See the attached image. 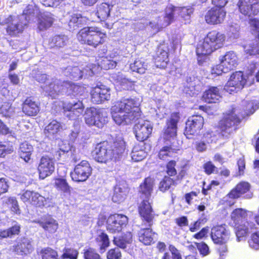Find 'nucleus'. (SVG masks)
<instances>
[{"instance_id":"1","label":"nucleus","mask_w":259,"mask_h":259,"mask_svg":"<svg viewBox=\"0 0 259 259\" xmlns=\"http://www.w3.org/2000/svg\"><path fill=\"white\" fill-rule=\"evenodd\" d=\"M139 100L136 98L124 99L115 102L110 111L112 118L118 125H128L140 115Z\"/></svg>"},{"instance_id":"2","label":"nucleus","mask_w":259,"mask_h":259,"mask_svg":"<svg viewBox=\"0 0 259 259\" xmlns=\"http://www.w3.org/2000/svg\"><path fill=\"white\" fill-rule=\"evenodd\" d=\"M139 100L136 98L124 99L115 102L110 111L112 118L118 125H128L140 115Z\"/></svg>"},{"instance_id":"3","label":"nucleus","mask_w":259,"mask_h":259,"mask_svg":"<svg viewBox=\"0 0 259 259\" xmlns=\"http://www.w3.org/2000/svg\"><path fill=\"white\" fill-rule=\"evenodd\" d=\"M243 111L240 112V109L233 108L231 113L227 115L221 124L222 135L227 137L235 130V125L240 122L241 118L246 115L252 114L258 108L257 103L254 101L243 102Z\"/></svg>"},{"instance_id":"4","label":"nucleus","mask_w":259,"mask_h":259,"mask_svg":"<svg viewBox=\"0 0 259 259\" xmlns=\"http://www.w3.org/2000/svg\"><path fill=\"white\" fill-rule=\"evenodd\" d=\"M125 149V142L119 138L116 140L112 146L105 142L98 144L92 153L96 161L100 163H106L113 159L116 160L119 158Z\"/></svg>"},{"instance_id":"5","label":"nucleus","mask_w":259,"mask_h":259,"mask_svg":"<svg viewBox=\"0 0 259 259\" xmlns=\"http://www.w3.org/2000/svg\"><path fill=\"white\" fill-rule=\"evenodd\" d=\"M226 37L224 34L215 31L209 32L202 41H200L196 48L197 60L201 64L207 56L215 50L222 48L224 44Z\"/></svg>"},{"instance_id":"6","label":"nucleus","mask_w":259,"mask_h":259,"mask_svg":"<svg viewBox=\"0 0 259 259\" xmlns=\"http://www.w3.org/2000/svg\"><path fill=\"white\" fill-rule=\"evenodd\" d=\"M34 7L28 5L20 16L9 15L5 19L0 18L1 23L7 24V32L12 36H16L22 33L29 23L32 14L34 13Z\"/></svg>"},{"instance_id":"7","label":"nucleus","mask_w":259,"mask_h":259,"mask_svg":"<svg viewBox=\"0 0 259 259\" xmlns=\"http://www.w3.org/2000/svg\"><path fill=\"white\" fill-rule=\"evenodd\" d=\"M105 37L106 33L101 31L100 28L95 26L84 27L77 34V39L81 43L94 48L103 44Z\"/></svg>"},{"instance_id":"8","label":"nucleus","mask_w":259,"mask_h":259,"mask_svg":"<svg viewBox=\"0 0 259 259\" xmlns=\"http://www.w3.org/2000/svg\"><path fill=\"white\" fill-rule=\"evenodd\" d=\"M45 92L53 98H55L59 93H66L68 95L77 96L82 89L81 87L70 82L62 81L56 79L53 83L43 87Z\"/></svg>"},{"instance_id":"9","label":"nucleus","mask_w":259,"mask_h":259,"mask_svg":"<svg viewBox=\"0 0 259 259\" xmlns=\"http://www.w3.org/2000/svg\"><path fill=\"white\" fill-rule=\"evenodd\" d=\"M84 116L85 123L89 125H95L101 128L107 122L106 112L95 108H87Z\"/></svg>"},{"instance_id":"10","label":"nucleus","mask_w":259,"mask_h":259,"mask_svg":"<svg viewBox=\"0 0 259 259\" xmlns=\"http://www.w3.org/2000/svg\"><path fill=\"white\" fill-rule=\"evenodd\" d=\"M204 124L203 118L200 115L192 116L186 122L184 134L188 139L199 135Z\"/></svg>"},{"instance_id":"11","label":"nucleus","mask_w":259,"mask_h":259,"mask_svg":"<svg viewBox=\"0 0 259 259\" xmlns=\"http://www.w3.org/2000/svg\"><path fill=\"white\" fill-rule=\"evenodd\" d=\"M128 223L126 216L121 214L110 215L107 220V229L112 233L120 232Z\"/></svg>"},{"instance_id":"12","label":"nucleus","mask_w":259,"mask_h":259,"mask_svg":"<svg viewBox=\"0 0 259 259\" xmlns=\"http://www.w3.org/2000/svg\"><path fill=\"white\" fill-rule=\"evenodd\" d=\"M92 171V168L88 161L82 160L75 166L71 176L74 181L84 182L91 175Z\"/></svg>"},{"instance_id":"13","label":"nucleus","mask_w":259,"mask_h":259,"mask_svg":"<svg viewBox=\"0 0 259 259\" xmlns=\"http://www.w3.org/2000/svg\"><path fill=\"white\" fill-rule=\"evenodd\" d=\"M251 186L247 182L242 181L239 183L226 196L225 198L237 199L243 195L246 199L252 198L253 195L250 191Z\"/></svg>"},{"instance_id":"14","label":"nucleus","mask_w":259,"mask_h":259,"mask_svg":"<svg viewBox=\"0 0 259 259\" xmlns=\"http://www.w3.org/2000/svg\"><path fill=\"white\" fill-rule=\"evenodd\" d=\"M246 83V79L243 73L237 71L233 73L225 87V90L230 93L237 92L243 88Z\"/></svg>"},{"instance_id":"15","label":"nucleus","mask_w":259,"mask_h":259,"mask_svg":"<svg viewBox=\"0 0 259 259\" xmlns=\"http://www.w3.org/2000/svg\"><path fill=\"white\" fill-rule=\"evenodd\" d=\"M230 237V232L225 225L214 226L211 230V238L215 244H225Z\"/></svg>"},{"instance_id":"16","label":"nucleus","mask_w":259,"mask_h":259,"mask_svg":"<svg viewBox=\"0 0 259 259\" xmlns=\"http://www.w3.org/2000/svg\"><path fill=\"white\" fill-rule=\"evenodd\" d=\"M39 178L44 179L50 176L55 170V160L48 156H42L37 167Z\"/></svg>"},{"instance_id":"17","label":"nucleus","mask_w":259,"mask_h":259,"mask_svg":"<svg viewBox=\"0 0 259 259\" xmlns=\"http://www.w3.org/2000/svg\"><path fill=\"white\" fill-rule=\"evenodd\" d=\"M152 129V124L149 121L140 120L134 127V132L137 140L140 141L147 140L151 134Z\"/></svg>"},{"instance_id":"18","label":"nucleus","mask_w":259,"mask_h":259,"mask_svg":"<svg viewBox=\"0 0 259 259\" xmlns=\"http://www.w3.org/2000/svg\"><path fill=\"white\" fill-rule=\"evenodd\" d=\"M238 6L240 12L244 16L251 17L259 12L258 0H239Z\"/></svg>"},{"instance_id":"19","label":"nucleus","mask_w":259,"mask_h":259,"mask_svg":"<svg viewBox=\"0 0 259 259\" xmlns=\"http://www.w3.org/2000/svg\"><path fill=\"white\" fill-rule=\"evenodd\" d=\"M226 15V12L224 8L213 7L206 12L205 20L208 24L217 25L224 21Z\"/></svg>"},{"instance_id":"20","label":"nucleus","mask_w":259,"mask_h":259,"mask_svg":"<svg viewBox=\"0 0 259 259\" xmlns=\"http://www.w3.org/2000/svg\"><path fill=\"white\" fill-rule=\"evenodd\" d=\"M84 108L82 103L79 101L76 103L63 105L65 115L71 120H74L80 116L83 113Z\"/></svg>"},{"instance_id":"21","label":"nucleus","mask_w":259,"mask_h":259,"mask_svg":"<svg viewBox=\"0 0 259 259\" xmlns=\"http://www.w3.org/2000/svg\"><path fill=\"white\" fill-rule=\"evenodd\" d=\"M180 117L178 113H173L167 122V128L163 134L164 140L171 142L174 139L177 134V124Z\"/></svg>"},{"instance_id":"22","label":"nucleus","mask_w":259,"mask_h":259,"mask_svg":"<svg viewBox=\"0 0 259 259\" xmlns=\"http://www.w3.org/2000/svg\"><path fill=\"white\" fill-rule=\"evenodd\" d=\"M110 97V89L103 85L96 86L91 92L92 101L96 104L108 100Z\"/></svg>"},{"instance_id":"23","label":"nucleus","mask_w":259,"mask_h":259,"mask_svg":"<svg viewBox=\"0 0 259 259\" xmlns=\"http://www.w3.org/2000/svg\"><path fill=\"white\" fill-rule=\"evenodd\" d=\"M219 60L224 67L225 71L234 69L238 63V58L233 51L227 52L224 55L220 56Z\"/></svg>"},{"instance_id":"24","label":"nucleus","mask_w":259,"mask_h":259,"mask_svg":"<svg viewBox=\"0 0 259 259\" xmlns=\"http://www.w3.org/2000/svg\"><path fill=\"white\" fill-rule=\"evenodd\" d=\"M33 222L37 223L46 232L54 233L58 229V223L56 220L50 215H45Z\"/></svg>"},{"instance_id":"25","label":"nucleus","mask_w":259,"mask_h":259,"mask_svg":"<svg viewBox=\"0 0 259 259\" xmlns=\"http://www.w3.org/2000/svg\"><path fill=\"white\" fill-rule=\"evenodd\" d=\"M13 247L15 252L21 255L30 253L33 249L31 241L27 238L18 239Z\"/></svg>"},{"instance_id":"26","label":"nucleus","mask_w":259,"mask_h":259,"mask_svg":"<svg viewBox=\"0 0 259 259\" xmlns=\"http://www.w3.org/2000/svg\"><path fill=\"white\" fill-rule=\"evenodd\" d=\"M247 220V211L242 208H237L233 210L231 213L230 224L233 226L242 225L244 223L249 225Z\"/></svg>"},{"instance_id":"27","label":"nucleus","mask_w":259,"mask_h":259,"mask_svg":"<svg viewBox=\"0 0 259 259\" xmlns=\"http://www.w3.org/2000/svg\"><path fill=\"white\" fill-rule=\"evenodd\" d=\"M62 128L61 123L56 120H52L45 128L44 133L51 140L56 138Z\"/></svg>"},{"instance_id":"28","label":"nucleus","mask_w":259,"mask_h":259,"mask_svg":"<svg viewBox=\"0 0 259 259\" xmlns=\"http://www.w3.org/2000/svg\"><path fill=\"white\" fill-rule=\"evenodd\" d=\"M139 211L141 217L147 222H150L154 218L151 205L148 200H144L139 206Z\"/></svg>"},{"instance_id":"29","label":"nucleus","mask_w":259,"mask_h":259,"mask_svg":"<svg viewBox=\"0 0 259 259\" xmlns=\"http://www.w3.org/2000/svg\"><path fill=\"white\" fill-rule=\"evenodd\" d=\"M111 77L115 81L116 85H119L123 90H132L134 88V81L126 78L122 74L119 72L117 74H112Z\"/></svg>"},{"instance_id":"30","label":"nucleus","mask_w":259,"mask_h":259,"mask_svg":"<svg viewBox=\"0 0 259 259\" xmlns=\"http://www.w3.org/2000/svg\"><path fill=\"white\" fill-rule=\"evenodd\" d=\"M201 90V83L197 79L190 77L187 80L184 87V93L190 96H193L198 94Z\"/></svg>"},{"instance_id":"31","label":"nucleus","mask_w":259,"mask_h":259,"mask_svg":"<svg viewBox=\"0 0 259 259\" xmlns=\"http://www.w3.org/2000/svg\"><path fill=\"white\" fill-rule=\"evenodd\" d=\"M128 193V189L124 184H117L114 189L112 200L116 203H120L124 201Z\"/></svg>"},{"instance_id":"32","label":"nucleus","mask_w":259,"mask_h":259,"mask_svg":"<svg viewBox=\"0 0 259 259\" xmlns=\"http://www.w3.org/2000/svg\"><path fill=\"white\" fill-rule=\"evenodd\" d=\"M22 110L27 115L35 116L39 112V107L31 98H27L23 104Z\"/></svg>"},{"instance_id":"33","label":"nucleus","mask_w":259,"mask_h":259,"mask_svg":"<svg viewBox=\"0 0 259 259\" xmlns=\"http://www.w3.org/2000/svg\"><path fill=\"white\" fill-rule=\"evenodd\" d=\"M88 71L87 69L81 70L78 67L76 66L73 67H68L66 69L65 74L73 79L77 80L82 78L83 74L91 75L93 73V71L91 69H90L88 73Z\"/></svg>"},{"instance_id":"34","label":"nucleus","mask_w":259,"mask_h":259,"mask_svg":"<svg viewBox=\"0 0 259 259\" xmlns=\"http://www.w3.org/2000/svg\"><path fill=\"white\" fill-rule=\"evenodd\" d=\"M54 20L55 18L52 14L49 12L44 13L39 18L38 28L41 31L46 30L52 25Z\"/></svg>"},{"instance_id":"35","label":"nucleus","mask_w":259,"mask_h":259,"mask_svg":"<svg viewBox=\"0 0 259 259\" xmlns=\"http://www.w3.org/2000/svg\"><path fill=\"white\" fill-rule=\"evenodd\" d=\"M164 48L161 46L159 48L155 58V65L160 68H165L169 61L167 52Z\"/></svg>"},{"instance_id":"36","label":"nucleus","mask_w":259,"mask_h":259,"mask_svg":"<svg viewBox=\"0 0 259 259\" xmlns=\"http://www.w3.org/2000/svg\"><path fill=\"white\" fill-rule=\"evenodd\" d=\"M203 97L208 103L215 102L221 98L220 89L211 87L204 93Z\"/></svg>"},{"instance_id":"37","label":"nucleus","mask_w":259,"mask_h":259,"mask_svg":"<svg viewBox=\"0 0 259 259\" xmlns=\"http://www.w3.org/2000/svg\"><path fill=\"white\" fill-rule=\"evenodd\" d=\"M139 241L145 245H150L154 241L155 234L150 228L141 229L138 233Z\"/></svg>"},{"instance_id":"38","label":"nucleus","mask_w":259,"mask_h":259,"mask_svg":"<svg viewBox=\"0 0 259 259\" xmlns=\"http://www.w3.org/2000/svg\"><path fill=\"white\" fill-rule=\"evenodd\" d=\"M147 155L143 144L135 145L131 152L132 159L135 162L142 161Z\"/></svg>"},{"instance_id":"39","label":"nucleus","mask_w":259,"mask_h":259,"mask_svg":"<svg viewBox=\"0 0 259 259\" xmlns=\"http://www.w3.org/2000/svg\"><path fill=\"white\" fill-rule=\"evenodd\" d=\"M132 241L133 235L130 232H127L122 236L114 237L113 240L115 245L123 249L125 248Z\"/></svg>"},{"instance_id":"40","label":"nucleus","mask_w":259,"mask_h":259,"mask_svg":"<svg viewBox=\"0 0 259 259\" xmlns=\"http://www.w3.org/2000/svg\"><path fill=\"white\" fill-rule=\"evenodd\" d=\"M176 9L177 7L171 5L167 6L165 10L164 22L162 24L163 26H167L173 21L175 16L178 14L177 11H176Z\"/></svg>"},{"instance_id":"41","label":"nucleus","mask_w":259,"mask_h":259,"mask_svg":"<svg viewBox=\"0 0 259 259\" xmlns=\"http://www.w3.org/2000/svg\"><path fill=\"white\" fill-rule=\"evenodd\" d=\"M111 7L106 3H102L97 7L96 15L101 21H105L110 15Z\"/></svg>"},{"instance_id":"42","label":"nucleus","mask_w":259,"mask_h":259,"mask_svg":"<svg viewBox=\"0 0 259 259\" xmlns=\"http://www.w3.org/2000/svg\"><path fill=\"white\" fill-rule=\"evenodd\" d=\"M154 180L151 178L145 179L143 184L140 185V192L148 198L151 196L154 185Z\"/></svg>"},{"instance_id":"43","label":"nucleus","mask_w":259,"mask_h":259,"mask_svg":"<svg viewBox=\"0 0 259 259\" xmlns=\"http://www.w3.org/2000/svg\"><path fill=\"white\" fill-rule=\"evenodd\" d=\"M244 50L249 55L259 54V40L255 39L248 42L244 46Z\"/></svg>"},{"instance_id":"44","label":"nucleus","mask_w":259,"mask_h":259,"mask_svg":"<svg viewBox=\"0 0 259 259\" xmlns=\"http://www.w3.org/2000/svg\"><path fill=\"white\" fill-rule=\"evenodd\" d=\"M68 37L66 35H55L49 41V46L51 48H62L68 42Z\"/></svg>"},{"instance_id":"45","label":"nucleus","mask_w":259,"mask_h":259,"mask_svg":"<svg viewBox=\"0 0 259 259\" xmlns=\"http://www.w3.org/2000/svg\"><path fill=\"white\" fill-rule=\"evenodd\" d=\"M32 149V146L27 143H22L20 146L19 151L21 158L26 162L28 161L30 159Z\"/></svg>"},{"instance_id":"46","label":"nucleus","mask_w":259,"mask_h":259,"mask_svg":"<svg viewBox=\"0 0 259 259\" xmlns=\"http://www.w3.org/2000/svg\"><path fill=\"white\" fill-rule=\"evenodd\" d=\"M54 185L58 190L64 193L70 194L71 188L67 183L66 180L62 178H57L54 180Z\"/></svg>"},{"instance_id":"47","label":"nucleus","mask_w":259,"mask_h":259,"mask_svg":"<svg viewBox=\"0 0 259 259\" xmlns=\"http://www.w3.org/2000/svg\"><path fill=\"white\" fill-rule=\"evenodd\" d=\"M87 22V19L80 15L74 14L72 15L69 22V26L70 29L74 30L81 26Z\"/></svg>"},{"instance_id":"48","label":"nucleus","mask_w":259,"mask_h":259,"mask_svg":"<svg viewBox=\"0 0 259 259\" xmlns=\"http://www.w3.org/2000/svg\"><path fill=\"white\" fill-rule=\"evenodd\" d=\"M223 120V119L221 121L220 123V127H219L220 133L218 134V135H215L212 132H207V133H206L205 134H204V136H203V139L206 143H213V142H216L219 138L222 137V138H227L231 134H230L227 137L223 136L222 135V130H221V122H222V121Z\"/></svg>"},{"instance_id":"49","label":"nucleus","mask_w":259,"mask_h":259,"mask_svg":"<svg viewBox=\"0 0 259 259\" xmlns=\"http://www.w3.org/2000/svg\"><path fill=\"white\" fill-rule=\"evenodd\" d=\"M147 64L141 59H137L131 64L130 67L133 71L137 72L140 74H143L147 69Z\"/></svg>"},{"instance_id":"50","label":"nucleus","mask_w":259,"mask_h":259,"mask_svg":"<svg viewBox=\"0 0 259 259\" xmlns=\"http://www.w3.org/2000/svg\"><path fill=\"white\" fill-rule=\"evenodd\" d=\"M176 11H177L178 14L183 18L184 20L185 21V23L190 22L191 15L193 12V10L192 8L177 7Z\"/></svg>"},{"instance_id":"51","label":"nucleus","mask_w":259,"mask_h":259,"mask_svg":"<svg viewBox=\"0 0 259 259\" xmlns=\"http://www.w3.org/2000/svg\"><path fill=\"white\" fill-rule=\"evenodd\" d=\"M252 228V226L245 223L242 225H238L237 227L236 235L237 241H240L241 238L244 237L248 233L249 230Z\"/></svg>"},{"instance_id":"52","label":"nucleus","mask_w":259,"mask_h":259,"mask_svg":"<svg viewBox=\"0 0 259 259\" xmlns=\"http://www.w3.org/2000/svg\"><path fill=\"white\" fill-rule=\"evenodd\" d=\"M0 114L6 117H13L14 108L9 103H4L0 107Z\"/></svg>"},{"instance_id":"53","label":"nucleus","mask_w":259,"mask_h":259,"mask_svg":"<svg viewBox=\"0 0 259 259\" xmlns=\"http://www.w3.org/2000/svg\"><path fill=\"white\" fill-rule=\"evenodd\" d=\"M96 241L100 247L101 250H104L109 246V240L107 235L103 232L99 234L96 238Z\"/></svg>"},{"instance_id":"54","label":"nucleus","mask_w":259,"mask_h":259,"mask_svg":"<svg viewBox=\"0 0 259 259\" xmlns=\"http://www.w3.org/2000/svg\"><path fill=\"white\" fill-rule=\"evenodd\" d=\"M40 253L42 259H57L58 257L57 252L50 247L42 249Z\"/></svg>"},{"instance_id":"55","label":"nucleus","mask_w":259,"mask_h":259,"mask_svg":"<svg viewBox=\"0 0 259 259\" xmlns=\"http://www.w3.org/2000/svg\"><path fill=\"white\" fill-rule=\"evenodd\" d=\"M32 197L31 204L38 207L46 205L47 199L40 195L37 192L34 191Z\"/></svg>"},{"instance_id":"56","label":"nucleus","mask_w":259,"mask_h":259,"mask_svg":"<svg viewBox=\"0 0 259 259\" xmlns=\"http://www.w3.org/2000/svg\"><path fill=\"white\" fill-rule=\"evenodd\" d=\"M174 184L175 182L171 178L168 177H165L159 183V190L163 192H165L169 189L171 186L174 185Z\"/></svg>"},{"instance_id":"57","label":"nucleus","mask_w":259,"mask_h":259,"mask_svg":"<svg viewBox=\"0 0 259 259\" xmlns=\"http://www.w3.org/2000/svg\"><path fill=\"white\" fill-rule=\"evenodd\" d=\"M63 253L61 256L62 259H77L78 252L77 250L71 248H65L63 250Z\"/></svg>"},{"instance_id":"58","label":"nucleus","mask_w":259,"mask_h":259,"mask_svg":"<svg viewBox=\"0 0 259 259\" xmlns=\"http://www.w3.org/2000/svg\"><path fill=\"white\" fill-rule=\"evenodd\" d=\"M175 153V149L170 146H164L160 149L158 157L160 159H165L167 157L172 156Z\"/></svg>"},{"instance_id":"59","label":"nucleus","mask_w":259,"mask_h":259,"mask_svg":"<svg viewBox=\"0 0 259 259\" xmlns=\"http://www.w3.org/2000/svg\"><path fill=\"white\" fill-rule=\"evenodd\" d=\"M13 151V146L8 142H0V157H4L7 154Z\"/></svg>"},{"instance_id":"60","label":"nucleus","mask_w":259,"mask_h":259,"mask_svg":"<svg viewBox=\"0 0 259 259\" xmlns=\"http://www.w3.org/2000/svg\"><path fill=\"white\" fill-rule=\"evenodd\" d=\"M84 259H102L95 249L90 248L83 250Z\"/></svg>"},{"instance_id":"61","label":"nucleus","mask_w":259,"mask_h":259,"mask_svg":"<svg viewBox=\"0 0 259 259\" xmlns=\"http://www.w3.org/2000/svg\"><path fill=\"white\" fill-rule=\"evenodd\" d=\"M194 244L196 246L200 254L202 256H205L209 254L210 251L209 247L205 243L203 242H201L199 243L195 242Z\"/></svg>"},{"instance_id":"62","label":"nucleus","mask_w":259,"mask_h":259,"mask_svg":"<svg viewBox=\"0 0 259 259\" xmlns=\"http://www.w3.org/2000/svg\"><path fill=\"white\" fill-rule=\"evenodd\" d=\"M249 246L252 249H259V231L252 234L248 241Z\"/></svg>"},{"instance_id":"63","label":"nucleus","mask_w":259,"mask_h":259,"mask_svg":"<svg viewBox=\"0 0 259 259\" xmlns=\"http://www.w3.org/2000/svg\"><path fill=\"white\" fill-rule=\"evenodd\" d=\"M121 253L118 248L110 249L107 253L108 259H120Z\"/></svg>"},{"instance_id":"64","label":"nucleus","mask_w":259,"mask_h":259,"mask_svg":"<svg viewBox=\"0 0 259 259\" xmlns=\"http://www.w3.org/2000/svg\"><path fill=\"white\" fill-rule=\"evenodd\" d=\"M119 59L112 60V59H104L102 61L103 67L105 69H110L115 68L116 66L117 61Z\"/></svg>"}]
</instances>
